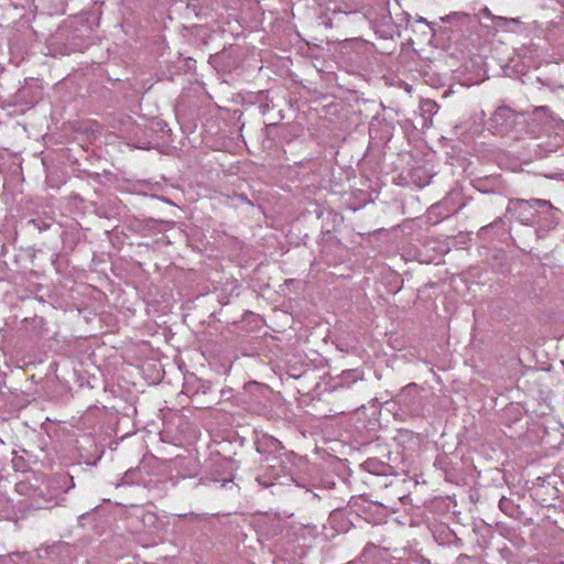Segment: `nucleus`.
Masks as SVG:
<instances>
[{"label":"nucleus","mask_w":564,"mask_h":564,"mask_svg":"<svg viewBox=\"0 0 564 564\" xmlns=\"http://www.w3.org/2000/svg\"><path fill=\"white\" fill-rule=\"evenodd\" d=\"M517 113L508 106L498 107L490 118L491 128L496 133H508L516 124Z\"/></svg>","instance_id":"39448f33"},{"label":"nucleus","mask_w":564,"mask_h":564,"mask_svg":"<svg viewBox=\"0 0 564 564\" xmlns=\"http://www.w3.org/2000/svg\"><path fill=\"white\" fill-rule=\"evenodd\" d=\"M322 102L325 104L319 110V121H322L319 130L323 129V134H327L329 139H343L347 118L344 113V104L327 96L319 97V104Z\"/></svg>","instance_id":"f03ea898"},{"label":"nucleus","mask_w":564,"mask_h":564,"mask_svg":"<svg viewBox=\"0 0 564 564\" xmlns=\"http://www.w3.org/2000/svg\"><path fill=\"white\" fill-rule=\"evenodd\" d=\"M499 509L511 518H518L520 514V507L510 498L502 496L499 500Z\"/></svg>","instance_id":"9b49d317"},{"label":"nucleus","mask_w":564,"mask_h":564,"mask_svg":"<svg viewBox=\"0 0 564 564\" xmlns=\"http://www.w3.org/2000/svg\"><path fill=\"white\" fill-rule=\"evenodd\" d=\"M395 402L404 412L416 414L421 410V397L417 392V386L410 383L405 386L397 395Z\"/></svg>","instance_id":"20e7f679"},{"label":"nucleus","mask_w":564,"mask_h":564,"mask_svg":"<svg viewBox=\"0 0 564 564\" xmlns=\"http://www.w3.org/2000/svg\"><path fill=\"white\" fill-rule=\"evenodd\" d=\"M360 380H362V373L358 369L345 370L335 377L324 373L319 381V388L323 386V393H330L338 389H348Z\"/></svg>","instance_id":"7ed1b4c3"},{"label":"nucleus","mask_w":564,"mask_h":564,"mask_svg":"<svg viewBox=\"0 0 564 564\" xmlns=\"http://www.w3.org/2000/svg\"><path fill=\"white\" fill-rule=\"evenodd\" d=\"M416 22H419V23H424V24L429 25L431 29H433V28H432L433 23L427 22V20H426V19H424V18H422V17H420V18L416 20Z\"/></svg>","instance_id":"dca6fc26"},{"label":"nucleus","mask_w":564,"mask_h":564,"mask_svg":"<svg viewBox=\"0 0 564 564\" xmlns=\"http://www.w3.org/2000/svg\"><path fill=\"white\" fill-rule=\"evenodd\" d=\"M441 22L453 25L459 32L474 31V17L466 12H451L441 18Z\"/></svg>","instance_id":"423d86ee"},{"label":"nucleus","mask_w":564,"mask_h":564,"mask_svg":"<svg viewBox=\"0 0 564 564\" xmlns=\"http://www.w3.org/2000/svg\"><path fill=\"white\" fill-rule=\"evenodd\" d=\"M501 221H502V220H501V218H498V220H497V221H495V223L490 224L489 226L491 227V226H494L495 224H497V223H501Z\"/></svg>","instance_id":"f3484780"},{"label":"nucleus","mask_w":564,"mask_h":564,"mask_svg":"<svg viewBox=\"0 0 564 564\" xmlns=\"http://www.w3.org/2000/svg\"><path fill=\"white\" fill-rule=\"evenodd\" d=\"M471 17H474V28H476L477 23H480L482 19L491 20L495 23V25L499 28H505L510 23L520 22L518 19L514 18L494 15L487 7L480 9L478 13L471 14Z\"/></svg>","instance_id":"1a4fd4ad"},{"label":"nucleus","mask_w":564,"mask_h":564,"mask_svg":"<svg viewBox=\"0 0 564 564\" xmlns=\"http://www.w3.org/2000/svg\"><path fill=\"white\" fill-rule=\"evenodd\" d=\"M346 530L344 512L339 509L329 513L327 524H323V535L329 540Z\"/></svg>","instance_id":"6e6552de"},{"label":"nucleus","mask_w":564,"mask_h":564,"mask_svg":"<svg viewBox=\"0 0 564 564\" xmlns=\"http://www.w3.org/2000/svg\"><path fill=\"white\" fill-rule=\"evenodd\" d=\"M533 115L535 118H550L551 120H553V117H552V112L550 110V108L547 106H540V107H535L534 110H533Z\"/></svg>","instance_id":"ddd939ff"},{"label":"nucleus","mask_w":564,"mask_h":564,"mask_svg":"<svg viewBox=\"0 0 564 564\" xmlns=\"http://www.w3.org/2000/svg\"><path fill=\"white\" fill-rule=\"evenodd\" d=\"M345 410L335 411L333 415H324L319 419V431L324 434L325 442L336 440L340 434V425L337 415L343 414Z\"/></svg>","instance_id":"0eeeda50"},{"label":"nucleus","mask_w":564,"mask_h":564,"mask_svg":"<svg viewBox=\"0 0 564 564\" xmlns=\"http://www.w3.org/2000/svg\"><path fill=\"white\" fill-rule=\"evenodd\" d=\"M336 486V481L333 476L319 477V488L333 489Z\"/></svg>","instance_id":"4468645a"},{"label":"nucleus","mask_w":564,"mask_h":564,"mask_svg":"<svg viewBox=\"0 0 564 564\" xmlns=\"http://www.w3.org/2000/svg\"><path fill=\"white\" fill-rule=\"evenodd\" d=\"M361 467L373 475H388L391 470V466L377 457H371L361 464Z\"/></svg>","instance_id":"9d476101"},{"label":"nucleus","mask_w":564,"mask_h":564,"mask_svg":"<svg viewBox=\"0 0 564 564\" xmlns=\"http://www.w3.org/2000/svg\"><path fill=\"white\" fill-rule=\"evenodd\" d=\"M507 212L521 224L535 227L539 235L549 232L558 225L560 209L546 199L511 198Z\"/></svg>","instance_id":"f257e3e1"},{"label":"nucleus","mask_w":564,"mask_h":564,"mask_svg":"<svg viewBox=\"0 0 564 564\" xmlns=\"http://www.w3.org/2000/svg\"><path fill=\"white\" fill-rule=\"evenodd\" d=\"M281 448L280 441L273 438V437H263L261 441L257 444V451L259 453H262L267 449L270 452H276Z\"/></svg>","instance_id":"f8f14e48"},{"label":"nucleus","mask_w":564,"mask_h":564,"mask_svg":"<svg viewBox=\"0 0 564 564\" xmlns=\"http://www.w3.org/2000/svg\"><path fill=\"white\" fill-rule=\"evenodd\" d=\"M422 108L424 111L432 113V112H436V110L438 109V106L433 100H426L423 102Z\"/></svg>","instance_id":"2eb2a0df"}]
</instances>
